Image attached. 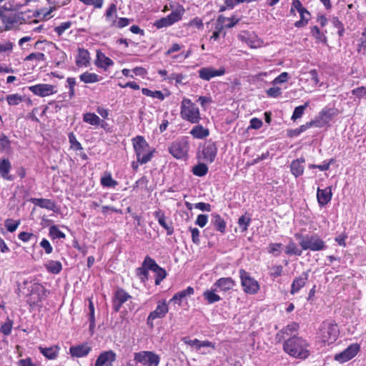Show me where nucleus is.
I'll list each match as a JSON object with an SVG mask.
<instances>
[{
    "label": "nucleus",
    "instance_id": "f257e3e1",
    "mask_svg": "<svg viewBox=\"0 0 366 366\" xmlns=\"http://www.w3.org/2000/svg\"><path fill=\"white\" fill-rule=\"evenodd\" d=\"M309 344L301 337L293 336L285 340L284 351L290 356L298 359H306L310 354Z\"/></svg>",
    "mask_w": 366,
    "mask_h": 366
},
{
    "label": "nucleus",
    "instance_id": "f03ea898",
    "mask_svg": "<svg viewBox=\"0 0 366 366\" xmlns=\"http://www.w3.org/2000/svg\"><path fill=\"white\" fill-rule=\"evenodd\" d=\"M137 162L145 164L152 159L156 149L151 148L143 136L138 135L132 139Z\"/></svg>",
    "mask_w": 366,
    "mask_h": 366
},
{
    "label": "nucleus",
    "instance_id": "7ed1b4c3",
    "mask_svg": "<svg viewBox=\"0 0 366 366\" xmlns=\"http://www.w3.org/2000/svg\"><path fill=\"white\" fill-rule=\"evenodd\" d=\"M295 237L300 241V245L303 250L309 249L317 252L324 250L327 247L324 240L317 234L304 235L301 233H296Z\"/></svg>",
    "mask_w": 366,
    "mask_h": 366
},
{
    "label": "nucleus",
    "instance_id": "20e7f679",
    "mask_svg": "<svg viewBox=\"0 0 366 366\" xmlns=\"http://www.w3.org/2000/svg\"><path fill=\"white\" fill-rule=\"evenodd\" d=\"M340 330L337 324L331 320H326L320 325L318 337L322 342L330 345L336 341Z\"/></svg>",
    "mask_w": 366,
    "mask_h": 366
},
{
    "label": "nucleus",
    "instance_id": "39448f33",
    "mask_svg": "<svg viewBox=\"0 0 366 366\" xmlns=\"http://www.w3.org/2000/svg\"><path fill=\"white\" fill-rule=\"evenodd\" d=\"M180 116L182 119L192 124H198L201 120L199 108L187 98H184L181 102Z\"/></svg>",
    "mask_w": 366,
    "mask_h": 366
},
{
    "label": "nucleus",
    "instance_id": "423d86ee",
    "mask_svg": "<svg viewBox=\"0 0 366 366\" xmlns=\"http://www.w3.org/2000/svg\"><path fill=\"white\" fill-rule=\"evenodd\" d=\"M189 142L187 137H182L172 142L168 147L170 154L177 159L185 160L188 158Z\"/></svg>",
    "mask_w": 366,
    "mask_h": 366
},
{
    "label": "nucleus",
    "instance_id": "0eeeda50",
    "mask_svg": "<svg viewBox=\"0 0 366 366\" xmlns=\"http://www.w3.org/2000/svg\"><path fill=\"white\" fill-rule=\"evenodd\" d=\"M239 273L244 292L249 295L257 294L260 289L259 282L243 269H240Z\"/></svg>",
    "mask_w": 366,
    "mask_h": 366
},
{
    "label": "nucleus",
    "instance_id": "6e6552de",
    "mask_svg": "<svg viewBox=\"0 0 366 366\" xmlns=\"http://www.w3.org/2000/svg\"><path fill=\"white\" fill-rule=\"evenodd\" d=\"M134 361L144 366H158L160 357L153 351H140L134 354Z\"/></svg>",
    "mask_w": 366,
    "mask_h": 366
},
{
    "label": "nucleus",
    "instance_id": "1a4fd4ad",
    "mask_svg": "<svg viewBox=\"0 0 366 366\" xmlns=\"http://www.w3.org/2000/svg\"><path fill=\"white\" fill-rule=\"evenodd\" d=\"M169 311L168 305L164 300L159 301L156 309L151 312L147 319V325L151 329L154 327V320L162 319L166 316Z\"/></svg>",
    "mask_w": 366,
    "mask_h": 366
},
{
    "label": "nucleus",
    "instance_id": "9d476101",
    "mask_svg": "<svg viewBox=\"0 0 366 366\" xmlns=\"http://www.w3.org/2000/svg\"><path fill=\"white\" fill-rule=\"evenodd\" d=\"M360 346L358 344H352L342 352L336 354L335 360L340 363L346 362L352 359L359 352Z\"/></svg>",
    "mask_w": 366,
    "mask_h": 366
},
{
    "label": "nucleus",
    "instance_id": "9b49d317",
    "mask_svg": "<svg viewBox=\"0 0 366 366\" xmlns=\"http://www.w3.org/2000/svg\"><path fill=\"white\" fill-rule=\"evenodd\" d=\"M226 73L225 69L224 67H220L218 69H216L213 67H202L199 71V77L201 79L205 81H209L214 77L221 76L224 75Z\"/></svg>",
    "mask_w": 366,
    "mask_h": 366
},
{
    "label": "nucleus",
    "instance_id": "f8f14e48",
    "mask_svg": "<svg viewBox=\"0 0 366 366\" xmlns=\"http://www.w3.org/2000/svg\"><path fill=\"white\" fill-rule=\"evenodd\" d=\"M55 86L49 84H39L29 87V89L35 95L44 97L55 94Z\"/></svg>",
    "mask_w": 366,
    "mask_h": 366
},
{
    "label": "nucleus",
    "instance_id": "ddd939ff",
    "mask_svg": "<svg viewBox=\"0 0 366 366\" xmlns=\"http://www.w3.org/2000/svg\"><path fill=\"white\" fill-rule=\"evenodd\" d=\"M117 360V354L112 350L100 353L94 366H113Z\"/></svg>",
    "mask_w": 366,
    "mask_h": 366
},
{
    "label": "nucleus",
    "instance_id": "4468645a",
    "mask_svg": "<svg viewBox=\"0 0 366 366\" xmlns=\"http://www.w3.org/2000/svg\"><path fill=\"white\" fill-rule=\"evenodd\" d=\"M217 154V147L216 143L212 141L207 142L202 149L203 159L208 163H212Z\"/></svg>",
    "mask_w": 366,
    "mask_h": 366
},
{
    "label": "nucleus",
    "instance_id": "2eb2a0df",
    "mask_svg": "<svg viewBox=\"0 0 366 366\" xmlns=\"http://www.w3.org/2000/svg\"><path fill=\"white\" fill-rule=\"evenodd\" d=\"M299 330V325L296 322H292L283 327L275 336L277 342H280L286 337L296 336L295 333Z\"/></svg>",
    "mask_w": 366,
    "mask_h": 366
},
{
    "label": "nucleus",
    "instance_id": "dca6fc26",
    "mask_svg": "<svg viewBox=\"0 0 366 366\" xmlns=\"http://www.w3.org/2000/svg\"><path fill=\"white\" fill-rule=\"evenodd\" d=\"M131 296L123 289H118L112 300L113 309L117 312L120 310L122 305L126 302Z\"/></svg>",
    "mask_w": 366,
    "mask_h": 366
},
{
    "label": "nucleus",
    "instance_id": "f3484780",
    "mask_svg": "<svg viewBox=\"0 0 366 366\" xmlns=\"http://www.w3.org/2000/svg\"><path fill=\"white\" fill-rule=\"evenodd\" d=\"M310 270L302 272L299 277H295L291 285L290 293L295 295L305 285L308 280Z\"/></svg>",
    "mask_w": 366,
    "mask_h": 366
},
{
    "label": "nucleus",
    "instance_id": "a211bd4d",
    "mask_svg": "<svg viewBox=\"0 0 366 366\" xmlns=\"http://www.w3.org/2000/svg\"><path fill=\"white\" fill-rule=\"evenodd\" d=\"M12 166L9 159L0 158V177L8 181H13L14 176L10 174Z\"/></svg>",
    "mask_w": 366,
    "mask_h": 366
},
{
    "label": "nucleus",
    "instance_id": "6ab92c4d",
    "mask_svg": "<svg viewBox=\"0 0 366 366\" xmlns=\"http://www.w3.org/2000/svg\"><path fill=\"white\" fill-rule=\"evenodd\" d=\"M235 285L236 282L232 277H221L214 282L213 287L216 289L219 288L220 291L226 292L232 290Z\"/></svg>",
    "mask_w": 366,
    "mask_h": 366
},
{
    "label": "nucleus",
    "instance_id": "aec40b11",
    "mask_svg": "<svg viewBox=\"0 0 366 366\" xmlns=\"http://www.w3.org/2000/svg\"><path fill=\"white\" fill-rule=\"evenodd\" d=\"M332 193L330 187H327L325 189L317 188V199L320 207H323L330 202L332 199Z\"/></svg>",
    "mask_w": 366,
    "mask_h": 366
},
{
    "label": "nucleus",
    "instance_id": "412c9836",
    "mask_svg": "<svg viewBox=\"0 0 366 366\" xmlns=\"http://www.w3.org/2000/svg\"><path fill=\"white\" fill-rule=\"evenodd\" d=\"M91 351V347H89L86 343L81 344L76 346H71L69 348L70 355L72 357H83L86 356L89 352Z\"/></svg>",
    "mask_w": 366,
    "mask_h": 366
},
{
    "label": "nucleus",
    "instance_id": "4be33fe9",
    "mask_svg": "<svg viewBox=\"0 0 366 366\" xmlns=\"http://www.w3.org/2000/svg\"><path fill=\"white\" fill-rule=\"evenodd\" d=\"M211 216V224L212 227L221 234H224L227 227L224 219L217 213H213Z\"/></svg>",
    "mask_w": 366,
    "mask_h": 366
},
{
    "label": "nucleus",
    "instance_id": "5701e85b",
    "mask_svg": "<svg viewBox=\"0 0 366 366\" xmlns=\"http://www.w3.org/2000/svg\"><path fill=\"white\" fill-rule=\"evenodd\" d=\"M31 202L36 206L41 208H44L50 211L54 212L56 209V204L54 201L49 199L44 198H32Z\"/></svg>",
    "mask_w": 366,
    "mask_h": 366
},
{
    "label": "nucleus",
    "instance_id": "b1692460",
    "mask_svg": "<svg viewBox=\"0 0 366 366\" xmlns=\"http://www.w3.org/2000/svg\"><path fill=\"white\" fill-rule=\"evenodd\" d=\"M305 158L300 157L291 162L290 171L295 177H298L303 174L305 168L302 164L305 163Z\"/></svg>",
    "mask_w": 366,
    "mask_h": 366
},
{
    "label": "nucleus",
    "instance_id": "393cba45",
    "mask_svg": "<svg viewBox=\"0 0 366 366\" xmlns=\"http://www.w3.org/2000/svg\"><path fill=\"white\" fill-rule=\"evenodd\" d=\"M89 53L88 50L79 48L78 49V55L76 57L75 63L77 66L81 67L83 66H86L89 63Z\"/></svg>",
    "mask_w": 366,
    "mask_h": 366
},
{
    "label": "nucleus",
    "instance_id": "a878e982",
    "mask_svg": "<svg viewBox=\"0 0 366 366\" xmlns=\"http://www.w3.org/2000/svg\"><path fill=\"white\" fill-rule=\"evenodd\" d=\"M95 64L99 68L106 69L107 67L112 66L114 64V61L110 58L107 57L104 53L98 51L97 53Z\"/></svg>",
    "mask_w": 366,
    "mask_h": 366
},
{
    "label": "nucleus",
    "instance_id": "bb28decb",
    "mask_svg": "<svg viewBox=\"0 0 366 366\" xmlns=\"http://www.w3.org/2000/svg\"><path fill=\"white\" fill-rule=\"evenodd\" d=\"M194 293V290L192 287L189 286L185 290L177 292L171 299L170 301L180 305L181 302L186 299L187 297L192 295Z\"/></svg>",
    "mask_w": 366,
    "mask_h": 366
},
{
    "label": "nucleus",
    "instance_id": "cd10ccee",
    "mask_svg": "<svg viewBox=\"0 0 366 366\" xmlns=\"http://www.w3.org/2000/svg\"><path fill=\"white\" fill-rule=\"evenodd\" d=\"M239 37L242 41H245L251 48H257L260 46V41L254 35L249 34L247 31H243L239 35Z\"/></svg>",
    "mask_w": 366,
    "mask_h": 366
},
{
    "label": "nucleus",
    "instance_id": "c85d7f7f",
    "mask_svg": "<svg viewBox=\"0 0 366 366\" xmlns=\"http://www.w3.org/2000/svg\"><path fill=\"white\" fill-rule=\"evenodd\" d=\"M39 352L47 359L54 360L57 357L59 347L58 346H52L49 347H39Z\"/></svg>",
    "mask_w": 366,
    "mask_h": 366
},
{
    "label": "nucleus",
    "instance_id": "c756f323",
    "mask_svg": "<svg viewBox=\"0 0 366 366\" xmlns=\"http://www.w3.org/2000/svg\"><path fill=\"white\" fill-rule=\"evenodd\" d=\"M217 289L212 286L210 290H207L203 292V297L207 303L211 305L217 302L222 300L219 295L216 294Z\"/></svg>",
    "mask_w": 366,
    "mask_h": 366
},
{
    "label": "nucleus",
    "instance_id": "7c9ffc66",
    "mask_svg": "<svg viewBox=\"0 0 366 366\" xmlns=\"http://www.w3.org/2000/svg\"><path fill=\"white\" fill-rule=\"evenodd\" d=\"M187 79V76L186 74L172 72L169 75V83L172 84L174 81L176 86L186 85L188 84V81H185Z\"/></svg>",
    "mask_w": 366,
    "mask_h": 366
},
{
    "label": "nucleus",
    "instance_id": "2f4dec72",
    "mask_svg": "<svg viewBox=\"0 0 366 366\" xmlns=\"http://www.w3.org/2000/svg\"><path fill=\"white\" fill-rule=\"evenodd\" d=\"M191 135L196 139H202L209 136V132L208 129L198 124L194 126L190 131Z\"/></svg>",
    "mask_w": 366,
    "mask_h": 366
},
{
    "label": "nucleus",
    "instance_id": "473e14b6",
    "mask_svg": "<svg viewBox=\"0 0 366 366\" xmlns=\"http://www.w3.org/2000/svg\"><path fill=\"white\" fill-rule=\"evenodd\" d=\"M100 182L102 187L107 188H114L118 184V182L112 178L111 173L108 172L101 177Z\"/></svg>",
    "mask_w": 366,
    "mask_h": 366
},
{
    "label": "nucleus",
    "instance_id": "72a5a7b5",
    "mask_svg": "<svg viewBox=\"0 0 366 366\" xmlns=\"http://www.w3.org/2000/svg\"><path fill=\"white\" fill-rule=\"evenodd\" d=\"M83 122L92 126L99 127L101 124L100 118L94 113L86 112L83 114Z\"/></svg>",
    "mask_w": 366,
    "mask_h": 366
},
{
    "label": "nucleus",
    "instance_id": "f704fd0d",
    "mask_svg": "<svg viewBox=\"0 0 366 366\" xmlns=\"http://www.w3.org/2000/svg\"><path fill=\"white\" fill-rule=\"evenodd\" d=\"M302 250V249H299L296 243L291 239L285 247V253L290 256H301Z\"/></svg>",
    "mask_w": 366,
    "mask_h": 366
},
{
    "label": "nucleus",
    "instance_id": "c9c22d12",
    "mask_svg": "<svg viewBox=\"0 0 366 366\" xmlns=\"http://www.w3.org/2000/svg\"><path fill=\"white\" fill-rule=\"evenodd\" d=\"M49 272L52 274H59L62 269L61 263L59 261L49 260L45 264Z\"/></svg>",
    "mask_w": 366,
    "mask_h": 366
},
{
    "label": "nucleus",
    "instance_id": "e433bc0d",
    "mask_svg": "<svg viewBox=\"0 0 366 366\" xmlns=\"http://www.w3.org/2000/svg\"><path fill=\"white\" fill-rule=\"evenodd\" d=\"M81 81L86 84L95 83L99 81V76L95 73H90L88 71L84 72L79 76Z\"/></svg>",
    "mask_w": 366,
    "mask_h": 366
},
{
    "label": "nucleus",
    "instance_id": "4c0bfd02",
    "mask_svg": "<svg viewBox=\"0 0 366 366\" xmlns=\"http://www.w3.org/2000/svg\"><path fill=\"white\" fill-rule=\"evenodd\" d=\"M209 168L204 163H199L193 167L192 172L197 177H204L208 172Z\"/></svg>",
    "mask_w": 366,
    "mask_h": 366
},
{
    "label": "nucleus",
    "instance_id": "58836bf2",
    "mask_svg": "<svg viewBox=\"0 0 366 366\" xmlns=\"http://www.w3.org/2000/svg\"><path fill=\"white\" fill-rule=\"evenodd\" d=\"M309 105L310 102L307 101L303 105L296 107L293 111L291 119L296 121L297 119L301 118L304 114L305 109L309 107Z\"/></svg>",
    "mask_w": 366,
    "mask_h": 366
},
{
    "label": "nucleus",
    "instance_id": "ea45409f",
    "mask_svg": "<svg viewBox=\"0 0 366 366\" xmlns=\"http://www.w3.org/2000/svg\"><path fill=\"white\" fill-rule=\"evenodd\" d=\"M49 237L53 239H65L66 235L64 232H62L57 226L52 225L49 227Z\"/></svg>",
    "mask_w": 366,
    "mask_h": 366
},
{
    "label": "nucleus",
    "instance_id": "a19ab883",
    "mask_svg": "<svg viewBox=\"0 0 366 366\" xmlns=\"http://www.w3.org/2000/svg\"><path fill=\"white\" fill-rule=\"evenodd\" d=\"M142 92L144 95L147 97L157 98L162 101L164 99V95L161 91H152L147 88H142Z\"/></svg>",
    "mask_w": 366,
    "mask_h": 366
},
{
    "label": "nucleus",
    "instance_id": "79ce46f5",
    "mask_svg": "<svg viewBox=\"0 0 366 366\" xmlns=\"http://www.w3.org/2000/svg\"><path fill=\"white\" fill-rule=\"evenodd\" d=\"M142 266L146 268L147 270H151L152 272L156 271L157 269L159 267L155 260L150 257L149 256H147L143 262Z\"/></svg>",
    "mask_w": 366,
    "mask_h": 366
},
{
    "label": "nucleus",
    "instance_id": "37998d69",
    "mask_svg": "<svg viewBox=\"0 0 366 366\" xmlns=\"http://www.w3.org/2000/svg\"><path fill=\"white\" fill-rule=\"evenodd\" d=\"M6 99L10 106H16L23 102V97L18 94L7 95Z\"/></svg>",
    "mask_w": 366,
    "mask_h": 366
},
{
    "label": "nucleus",
    "instance_id": "c03bdc74",
    "mask_svg": "<svg viewBox=\"0 0 366 366\" xmlns=\"http://www.w3.org/2000/svg\"><path fill=\"white\" fill-rule=\"evenodd\" d=\"M69 142L70 143V147L76 151L82 150L81 143L76 139L75 134L73 132H70L68 135Z\"/></svg>",
    "mask_w": 366,
    "mask_h": 366
},
{
    "label": "nucleus",
    "instance_id": "a18cd8bd",
    "mask_svg": "<svg viewBox=\"0 0 366 366\" xmlns=\"http://www.w3.org/2000/svg\"><path fill=\"white\" fill-rule=\"evenodd\" d=\"M311 34L317 41L322 43L327 42V36L320 32L317 26H314L311 28Z\"/></svg>",
    "mask_w": 366,
    "mask_h": 366
},
{
    "label": "nucleus",
    "instance_id": "49530a36",
    "mask_svg": "<svg viewBox=\"0 0 366 366\" xmlns=\"http://www.w3.org/2000/svg\"><path fill=\"white\" fill-rule=\"evenodd\" d=\"M300 19L299 21H297L294 25L297 28H303L306 26L310 19L311 14L309 11H307V14H303L300 16Z\"/></svg>",
    "mask_w": 366,
    "mask_h": 366
},
{
    "label": "nucleus",
    "instance_id": "de8ad7c7",
    "mask_svg": "<svg viewBox=\"0 0 366 366\" xmlns=\"http://www.w3.org/2000/svg\"><path fill=\"white\" fill-rule=\"evenodd\" d=\"M13 327V321L7 318L6 322L1 325L0 332L5 336H8L11 334Z\"/></svg>",
    "mask_w": 366,
    "mask_h": 366
},
{
    "label": "nucleus",
    "instance_id": "09e8293b",
    "mask_svg": "<svg viewBox=\"0 0 366 366\" xmlns=\"http://www.w3.org/2000/svg\"><path fill=\"white\" fill-rule=\"evenodd\" d=\"M20 222L19 220L17 221L13 219H6L4 222V226L9 232H15Z\"/></svg>",
    "mask_w": 366,
    "mask_h": 366
},
{
    "label": "nucleus",
    "instance_id": "8fccbe9b",
    "mask_svg": "<svg viewBox=\"0 0 366 366\" xmlns=\"http://www.w3.org/2000/svg\"><path fill=\"white\" fill-rule=\"evenodd\" d=\"M251 223V218L246 215H242L238 219V224L242 229V232H245L248 229V227Z\"/></svg>",
    "mask_w": 366,
    "mask_h": 366
},
{
    "label": "nucleus",
    "instance_id": "3c124183",
    "mask_svg": "<svg viewBox=\"0 0 366 366\" xmlns=\"http://www.w3.org/2000/svg\"><path fill=\"white\" fill-rule=\"evenodd\" d=\"M155 272V285H159L164 279L167 277V272L166 270L161 267L160 266L158 267V269H156V271H154Z\"/></svg>",
    "mask_w": 366,
    "mask_h": 366
},
{
    "label": "nucleus",
    "instance_id": "603ef678",
    "mask_svg": "<svg viewBox=\"0 0 366 366\" xmlns=\"http://www.w3.org/2000/svg\"><path fill=\"white\" fill-rule=\"evenodd\" d=\"M335 162L334 159H330L329 161H324L322 164H310V169H319L320 171H327L329 169L331 164Z\"/></svg>",
    "mask_w": 366,
    "mask_h": 366
},
{
    "label": "nucleus",
    "instance_id": "864d4df0",
    "mask_svg": "<svg viewBox=\"0 0 366 366\" xmlns=\"http://www.w3.org/2000/svg\"><path fill=\"white\" fill-rule=\"evenodd\" d=\"M24 60L26 61L32 60H36L38 61H44L46 60V56L44 53L35 52L31 53L30 54L26 56Z\"/></svg>",
    "mask_w": 366,
    "mask_h": 366
},
{
    "label": "nucleus",
    "instance_id": "5fc2aeb1",
    "mask_svg": "<svg viewBox=\"0 0 366 366\" xmlns=\"http://www.w3.org/2000/svg\"><path fill=\"white\" fill-rule=\"evenodd\" d=\"M183 12L181 10H175L172 11L167 16L168 19L169 20L171 24L177 22L182 19Z\"/></svg>",
    "mask_w": 366,
    "mask_h": 366
},
{
    "label": "nucleus",
    "instance_id": "6e6d98bb",
    "mask_svg": "<svg viewBox=\"0 0 366 366\" xmlns=\"http://www.w3.org/2000/svg\"><path fill=\"white\" fill-rule=\"evenodd\" d=\"M71 24H72L71 21H69L62 22L60 25L56 26L54 30L57 34V35L59 36H60L64 34V32L66 29H68L71 27Z\"/></svg>",
    "mask_w": 366,
    "mask_h": 366
},
{
    "label": "nucleus",
    "instance_id": "4d7b16f0",
    "mask_svg": "<svg viewBox=\"0 0 366 366\" xmlns=\"http://www.w3.org/2000/svg\"><path fill=\"white\" fill-rule=\"evenodd\" d=\"M117 6L115 4H110L106 12V19L112 23V19H115L117 18Z\"/></svg>",
    "mask_w": 366,
    "mask_h": 366
},
{
    "label": "nucleus",
    "instance_id": "13d9d810",
    "mask_svg": "<svg viewBox=\"0 0 366 366\" xmlns=\"http://www.w3.org/2000/svg\"><path fill=\"white\" fill-rule=\"evenodd\" d=\"M66 86L69 88V96L70 99H72L75 95L74 86L76 85V79L73 77H68L66 79Z\"/></svg>",
    "mask_w": 366,
    "mask_h": 366
},
{
    "label": "nucleus",
    "instance_id": "bf43d9fd",
    "mask_svg": "<svg viewBox=\"0 0 366 366\" xmlns=\"http://www.w3.org/2000/svg\"><path fill=\"white\" fill-rule=\"evenodd\" d=\"M282 244L281 243H270L268 246V252L279 256L281 253V248Z\"/></svg>",
    "mask_w": 366,
    "mask_h": 366
},
{
    "label": "nucleus",
    "instance_id": "052dcab7",
    "mask_svg": "<svg viewBox=\"0 0 366 366\" xmlns=\"http://www.w3.org/2000/svg\"><path fill=\"white\" fill-rule=\"evenodd\" d=\"M2 13L3 11L0 9V16H2L3 21L10 25H13L14 24L17 23L19 19H20L19 14L10 16L7 17L6 16H4Z\"/></svg>",
    "mask_w": 366,
    "mask_h": 366
},
{
    "label": "nucleus",
    "instance_id": "680f3d73",
    "mask_svg": "<svg viewBox=\"0 0 366 366\" xmlns=\"http://www.w3.org/2000/svg\"><path fill=\"white\" fill-rule=\"evenodd\" d=\"M226 19H227V17H225L222 15L218 16L217 24L215 26L216 31H218L219 33H221L222 31L224 28H225Z\"/></svg>",
    "mask_w": 366,
    "mask_h": 366
},
{
    "label": "nucleus",
    "instance_id": "e2e57ef3",
    "mask_svg": "<svg viewBox=\"0 0 366 366\" xmlns=\"http://www.w3.org/2000/svg\"><path fill=\"white\" fill-rule=\"evenodd\" d=\"M289 79V74L286 71L282 72L278 76H277L273 81L272 84L276 85L279 84H283L287 81Z\"/></svg>",
    "mask_w": 366,
    "mask_h": 366
},
{
    "label": "nucleus",
    "instance_id": "0e129e2a",
    "mask_svg": "<svg viewBox=\"0 0 366 366\" xmlns=\"http://www.w3.org/2000/svg\"><path fill=\"white\" fill-rule=\"evenodd\" d=\"M137 274L143 282L148 280L149 272L143 266L137 269Z\"/></svg>",
    "mask_w": 366,
    "mask_h": 366
},
{
    "label": "nucleus",
    "instance_id": "69168bd1",
    "mask_svg": "<svg viewBox=\"0 0 366 366\" xmlns=\"http://www.w3.org/2000/svg\"><path fill=\"white\" fill-rule=\"evenodd\" d=\"M283 272V267L282 265H274L270 268V276L272 278H277L280 277Z\"/></svg>",
    "mask_w": 366,
    "mask_h": 366
},
{
    "label": "nucleus",
    "instance_id": "338daca9",
    "mask_svg": "<svg viewBox=\"0 0 366 366\" xmlns=\"http://www.w3.org/2000/svg\"><path fill=\"white\" fill-rule=\"evenodd\" d=\"M129 24V19L127 18H119L117 21L115 19L112 20V25L117 26L119 28H123L127 26Z\"/></svg>",
    "mask_w": 366,
    "mask_h": 366
},
{
    "label": "nucleus",
    "instance_id": "774afa93",
    "mask_svg": "<svg viewBox=\"0 0 366 366\" xmlns=\"http://www.w3.org/2000/svg\"><path fill=\"white\" fill-rule=\"evenodd\" d=\"M352 94L353 95H355L358 98L366 97V87L360 86V87L355 88L352 91Z\"/></svg>",
    "mask_w": 366,
    "mask_h": 366
}]
</instances>
